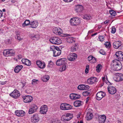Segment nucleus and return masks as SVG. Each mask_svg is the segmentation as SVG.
I'll return each mask as SVG.
<instances>
[{
	"mask_svg": "<svg viewBox=\"0 0 123 123\" xmlns=\"http://www.w3.org/2000/svg\"><path fill=\"white\" fill-rule=\"evenodd\" d=\"M36 63L38 67L41 68L43 69L45 67V64L44 62H42L40 61H37Z\"/></svg>",
	"mask_w": 123,
	"mask_h": 123,
	"instance_id": "nucleus-19",
	"label": "nucleus"
},
{
	"mask_svg": "<svg viewBox=\"0 0 123 123\" xmlns=\"http://www.w3.org/2000/svg\"><path fill=\"white\" fill-rule=\"evenodd\" d=\"M54 65L53 62L51 61H49L47 67L49 68L52 67Z\"/></svg>",
	"mask_w": 123,
	"mask_h": 123,
	"instance_id": "nucleus-40",
	"label": "nucleus"
},
{
	"mask_svg": "<svg viewBox=\"0 0 123 123\" xmlns=\"http://www.w3.org/2000/svg\"><path fill=\"white\" fill-rule=\"evenodd\" d=\"M83 18L85 19L89 20L91 18V17L90 15H86L84 16Z\"/></svg>",
	"mask_w": 123,
	"mask_h": 123,
	"instance_id": "nucleus-39",
	"label": "nucleus"
},
{
	"mask_svg": "<svg viewBox=\"0 0 123 123\" xmlns=\"http://www.w3.org/2000/svg\"><path fill=\"white\" fill-rule=\"evenodd\" d=\"M117 120L118 123H121L122 122L121 119H118Z\"/></svg>",
	"mask_w": 123,
	"mask_h": 123,
	"instance_id": "nucleus-60",
	"label": "nucleus"
},
{
	"mask_svg": "<svg viewBox=\"0 0 123 123\" xmlns=\"http://www.w3.org/2000/svg\"><path fill=\"white\" fill-rule=\"evenodd\" d=\"M112 68L114 71H118L120 70L122 68L121 63L117 59H115L113 61L112 63Z\"/></svg>",
	"mask_w": 123,
	"mask_h": 123,
	"instance_id": "nucleus-1",
	"label": "nucleus"
},
{
	"mask_svg": "<svg viewBox=\"0 0 123 123\" xmlns=\"http://www.w3.org/2000/svg\"><path fill=\"white\" fill-rule=\"evenodd\" d=\"M90 93L88 91H86L83 92L82 93L83 95L85 96H88Z\"/></svg>",
	"mask_w": 123,
	"mask_h": 123,
	"instance_id": "nucleus-44",
	"label": "nucleus"
},
{
	"mask_svg": "<svg viewBox=\"0 0 123 123\" xmlns=\"http://www.w3.org/2000/svg\"><path fill=\"white\" fill-rule=\"evenodd\" d=\"M105 83L107 84L108 85H111L112 84L110 83L109 81L107 80V81H105Z\"/></svg>",
	"mask_w": 123,
	"mask_h": 123,
	"instance_id": "nucleus-54",
	"label": "nucleus"
},
{
	"mask_svg": "<svg viewBox=\"0 0 123 123\" xmlns=\"http://www.w3.org/2000/svg\"><path fill=\"white\" fill-rule=\"evenodd\" d=\"M23 66L21 65L17 66L15 68L14 71L16 73H18L23 68Z\"/></svg>",
	"mask_w": 123,
	"mask_h": 123,
	"instance_id": "nucleus-29",
	"label": "nucleus"
},
{
	"mask_svg": "<svg viewBox=\"0 0 123 123\" xmlns=\"http://www.w3.org/2000/svg\"><path fill=\"white\" fill-rule=\"evenodd\" d=\"M49 41L51 43L55 44H59L62 43L60 39L56 37H52L49 39Z\"/></svg>",
	"mask_w": 123,
	"mask_h": 123,
	"instance_id": "nucleus-2",
	"label": "nucleus"
},
{
	"mask_svg": "<svg viewBox=\"0 0 123 123\" xmlns=\"http://www.w3.org/2000/svg\"><path fill=\"white\" fill-rule=\"evenodd\" d=\"M38 81V80H36L35 79H33L32 80V84H34L35 83L37 84V82Z\"/></svg>",
	"mask_w": 123,
	"mask_h": 123,
	"instance_id": "nucleus-49",
	"label": "nucleus"
},
{
	"mask_svg": "<svg viewBox=\"0 0 123 123\" xmlns=\"http://www.w3.org/2000/svg\"><path fill=\"white\" fill-rule=\"evenodd\" d=\"M73 115L72 114L67 113L65 115H63L61 117V120L64 121H68L73 117Z\"/></svg>",
	"mask_w": 123,
	"mask_h": 123,
	"instance_id": "nucleus-5",
	"label": "nucleus"
},
{
	"mask_svg": "<svg viewBox=\"0 0 123 123\" xmlns=\"http://www.w3.org/2000/svg\"><path fill=\"white\" fill-rule=\"evenodd\" d=\"M105 45L106 48H109L111 46V44L110 42H105Z\"/></svg>",
	"mask_w": 123,
	"mask_h": 123,
	"instance_id": "nucleus-42",
	"label": "nucleus"
},
{
	"mask_svg": "<svg viewBox=\"0 0 123 123\" xmlns=\"http://www.w3.org/2000/svg\"><path fill=\"white\" fill-rule=\"evenodd\" d=\"M63 0L66 2H70L72 1L73 0Z\"/></svg>",
	"mask_w": 123,
	"mask_h": 123,
	"instance_id": "nucleus-58",
	"label": "nucleus"
},
{
	"mask_svg": "<svg viewBox=\"0 0 123 123\" xmlns=\"http://www.w3.org/2000/svg\"><path fill=\"white\" fill-rule=\"evenodd\" d=\"M88 72V69H86L85 70V73L86 74Z\"/></svg>",
	"mask_w": 123,
	"mask_h": 123,
	"instance_id": "nucleus-63",
	"label": "nucleus"
},
{
	"mask_svg": "<svg viewBox=\"0 0 123 123\" xmlns=\"http://www.w3.org/2000/svg\"><path fill=\"white\" fill-rule=\"evenodd\" d=\"M89 98V97H88L86 98V103H87L88 102V101Z\"/></svg>",
	"mask_w": 123,
	"mask_h": 123,
	"instance_id": "nucleus-62",
	"label": "nucleus"
},
{
	"mask_svg": "<svg viewBox=\"0 0 123 123\" xmlns=\"http://www.w3.org/2000/svg\"><path fill=\"white\" fill-rule=\"evenodd\" d=\"M20 33L19 32H17L16 33V35H17V39L18 40H20L22 39L21 38L20 36V35L19 34Z\"/></svg>",
	"mask_w": 123,
	"mask_h": 123,
	"instance_id": "nucleus-45",
	"label": "nucleus"
},
{
	"mask_svg": "<svg viewBox=\"0 0 123 123\" xmlns=\"http://www.w3.org/2000/svg\"><path fill=\"white\" fill-rule=\"evenodd\" d=\"M106 94L102 91H100L98 92L96 95V99L98 100H101L103 98L105 97Z\"/></svg>",
	"mask_w": 123,
	"mask_h": 123,
	"instance_id": "nucleus-8",
	"label": "nucleus"
},
{
	"mask_svg": "<svg viewBox=\"0 0 123 123\" xmlns=\"http://www.w3.org/2000/svg\"><path fill=\"white\" fill-rule=\"evenodd\" d=\"M37 109L38 107L36 105L34 104L32 105L30 107L28 113L29 114H32L36 112Z\"/></svg>",
	"mask_w": 123,
	"mask_h": 123,
	"instance_id": "nucleus-7",
	"label": "nucleus"
},
{
	"mask_svg": "<svg viewBox=\"0 0 123 123\" xmlns=\"http://www.w3.org/2000/svg\"><path fill=\"white\" fill-rule=\"evenodd\" d=\"M116 31L115 28L114 26H112V30H111V32L112 33H114Z\"/></svg>",
	"mask_w": 123,
	"mask_h": 123,
	"instance_id": "nucleus-46",
	"label": "nucleus"
},
{
	"mask_svg": "<svg viewBox=\"0 0 123 123\" xmlns=\"http://www.w3.org/2000/svg\"><path fill=\"white\" fill-rule=\"evenodd\" d=\"M91 61H92L91 62L93 63H95L97 62L96 58L94 57H93L92 59V60Z\"/></svg>",
	"mask_w": 123,
	"mask_h": 123,
	"instance_id": "nucleus-51",
	"label": "nucleus"
},
{
	"mask_svg": "<svg viewBox=\"0 0 123 123\" xmlns=\"http://www.w3.org/2000/svg\"><path fill=\"white\" fill-rule=\"evenodd\" d=\"M85 90H86L88 89L89 88V86L86 85H85Z\"/></svg>",
	"mask_w": 123,
	"mask_h": 123,
	"instance_id": "nucleus-56",
	"label": "nucleus"
},
{
	"mask_svg": "<svg viewBox=\"0 0 123 123\" xmlns=\"http://www.w3.org/2000/svg\"><path fill=\"white\" fill-rule=\"evenodd\" d=\"M114 80L117 82L122 81L123 80V74H118L114 78Z\"/></svg>",
	"mask_w": 123,
	"mask_h": 123,
	"instance_id": "nucleus-13",
	"label": "nucleus"
},
{
	"mask_svg": "<svg viewBox=\"0 0 123 123\" xmlns=\"http://www.w3.org/2000/svg\"><path fill=\"white\" fill-rule=\"evenodd\" d=\"M74 93H72L70 94L69 97L71 99H74Z\"/></svg>",
	"mask_w": 123,
	"mask_h": 123,
	"instance_id": "nucleus-48",
	"label": "nucleus"
},
{
	"mask_svg": "<svg viewBox=\"0 0 123 123\" xmlns=\"http://www.w3.org/2000/svg\"><path fill=\"white\" fill-rule=\"evenodd\" d=\"M54 51L53 56L54 57H56L59 56L61 53V51L60 48L57 47H56V49Z\"/></svg>",
	"mask_w": 123,
	"mask_h": 123,
	"instance_id": "nucleus-15",
	"label": "nucleus"
},
{
	"mask_svg": "<svg viewBox=\"0 0 123 123\" xmlns=\"http://www.w3.org/2000/svg\"><path fill=\"white\" fill-rule=\"evenodd\" d=\"M39 120V118L37 114L33 115L31 117V121L33 123H35L38 122Z\"/></svg>",
	"mask_w": 123,
	"mask_h": 123,
	"instance_id": "nucleus-20",
	"label": "nucleus"
},
{
	"mask_svg": "<svg viewBox=\"0 0 123 123\" xmlns=\"http://www.w3.org/2000/svg\"><path fill=\"white\" fill-rule=\"evenodd\" d=\"M30 38L32 39L35 40H38L40 38V36L38 34H31L30 35Z\"/></svg>",
	"mask_w": 123,
	"mask_h": 123,
	"instance_id": "nucleus-18",
	"label": "nucleus"
},
{
	"mask_svg": "<svg viewBox=\"0 0 123 123\" xmlns=\"http://www.w3.org/2000/svg\"><path fill=\"white\" fill-rule=\"evenodd\" d=\"M7 82L6 81H5V82H2V81H0V84L1 85H4L6 84V82Z\"/></svg>",
	"mask_w": 123,
	"mask_h": 123,
	"instance_id": "nucleus-57",
	"label": "nucleus"
},
{
	"mask_svg": "<svg viewBox=\"0 0 123 123\" xmlns=\"http://www.w3.org/2000/svg\"><path fill=\"white\" fill-rule=\"evenodd\" d=\"M105 83L107 84L108 85H111L112 84L110 83L109 81L107 80V81H105Z\"/></svg>",
	"mask_w": 123,
	"mask_h": 123,
	"instance_id": "nucleus-55",
	"label": "nucleus"
},
{
	"mask_svg": "<svg viewBox=\"0 0 123 123\" xmlns=\"http://www.w3.org/2000/svg\"><path fill=\"white\" fill-rule=\"evenodd\" d=\"M100 53L103 55H105V51L103 50H101L99 51Z\"/></svg>",
	"mask_w": 123,
	"mask_h": 123,
	"instance_id": "nucleus-53",
	"label": "nucleus"
},
{
	"mask_svg": "<svg viewBox=\"0 0 123 123\" xmlns=\"http://www.w3.org/2000/svg\"><path fill=\"white\" fill-rule=\"evenodd\" d=\"M97 79L96 78L91 77L88 79L87 82L88 84H92L95 83L97 81Z\"/></svg>",
	"mask_w": 123,
	"mask_h": 123,
	"instance_id": "nucleus-22",
	"label": "nucleus"
},
{
	"mask_svg": "<svg viewBox=\"0 0 123 123\" xmlns=\"http://www.w3.org/2000/svg\"><path fill=\"white\" fill-rule=\"evenodd\" d=\"M78 49V47L77 44H75V45L71 47L70 51L72 52L75 51Z\"/></svg>",
	"mask_w": 123,
	"mask_h": 123,
	"instance_id": "nucleus-33",
	"label": "nucleus"
},
{
	"mask_svg": "<svg viewBox=\"0 0 123 123\" xmlns=\"http://www.w3.org/2000/svg\"><path fill=\"white\" fill-rule=\"evenodd\" d=\"M117 58L119 61H123V53L122 51H119L117 52L115 54Z\"/></svg>",
	"mask_w": 123,
	"mask_h": 123,
	"instance_id": "nucleus-12",
	"label": "nucleus"
},
{
	"mask_svg": "<svg viewBox=\"0 0 123 123\" xmlns=\"http://www.w3.org/2000/svg\"><path fill=\"white\" fill-rule=\"evenodd\" d=\"M93 30H91L88 31V33L90 34L91 33H92L93 32Z\"/></svg>",
	"mask_w": 123,
	"mask_h": 123,
	"instance_id": "nucleus-61",
	"label": "nucleus"
},
{
	"mask_svg": "<svg viewBox=\"0 0 123 123\" xmlns=\"http://www.w3.org/2000/svg\"><path fill=\"white\" fill-rule=\"evenodd\" d=\"M85 85H81L78 86V88L80 90H85Z\"/></svg>",
	"mask_w": 123,
	"mask_h": 123,
	"instance_id": "nucleus-37",
	"label": "nucleus"
},
{
	"mask_svg": "<svg viewBox=\"0 0 123 123\" xmlns=\"http://www.w3.org/2000/svg\"><path fill=\"white\" fill-rule=\"evenodd\" d=\"M80 19L79 18H73L70 20V23L73 25H79L80 23Z\"/></svg>",
	"mask_w": 123,
	"mask_h": 123,
	"instance_id": "nucleus-3",
	"label": "nucleus"
},
{
	"mask_svg": "<svg viewBox=\"0 0 123 123\" xmlns=\"http://www.w3.org/2000/svg\"><path fill=\"white\" fill-rule=\"evenodd\" d=\"M83 9L82 6L80 5H77L75 8V10L77 12H81L83 10Z\"/></svg>",
	"mask_w": 123,
	"mask_h": 123,
	"instance_id": "nucleus-28",
	"label": "nucleus"
},
{
	"mask_svg": "<svg viewBox=\"0 0 123 123\" xmlns=\"http://www.w3.org/2000/svg\"><path fill=\"white\" fill-rule=\"evenodd\" d=\"M49 78V77L48 75H45L42 78V80L44 82L48 81Z\"/></svg>",
	"mask_w": 123,
	"mask_h": 123,
	"instance_id": "nucleus-34",
	"label": "nucleus"
},
{
	"mask_svg": "<svg viewBox=\"0 0 123 123\" xmlns=\"http://www.w3.org/2000/svg\"><path fill=\"white\" fill-rule=\"evenodd\" d=\"M40 112L42 114H46L47 111V107L46 105L41 106L40 109Z\"/></svg>",
	"mask_w": 123,
	"mask_h": 123,
	"instance_id": "nucleus-17",
	"label": "nucleus"
},
{
	"mask_svg": "<svg viewBox=\"0 0 123 123\" xmlns=\"http://www.w3.org/2000/svg\"><path fill=\"white\" fill-rule=\"evenodd\" d=\"M66 64H65L62 65V66L60 68V71H62L65 70L66 68Z\"/></svg>",
	"mask_w": 123,
	"mask_h": 123,
	"instance_id": "nucleus-38",
	"label": "nucleus"
},
{
	"mask_svg": "<svg viewBox=\"0 0 123 123\" xmlns=\"http://www.w3.org/2000/svg\"><path fill=\"white\" fill-rule=\"evenodd\" d=\"M24 102L25 103H29L31 102L33 100V97L29 95L25 96L23 97Z\"/></svg>",
	"mask_w": 123,
	"mask_h": 123,
	"instance_id": "nucleus-9",
	"label": "nucleus"
},
{
	"mask_svg": "<svg viewBox=\"0 0 123 123\" xmlns=\"http://www.w3.org/2000/svg\"><path fill=\"white\" fill-rule=\"evenodd\" d=\"M77 57V55L75 53H70L69 55L68 56V59L69 61H72L76 59Z\"/></svg>",
	"mask_w": 123,
	"mask_h": 123,
	"instance_id": "nucleus-10",
	"label": "nucleus"
},
{
	"mask_svg": "<svg viewBox=\"0 0 123 123\" xmlns=\"http://www.w3.org/2000/svg\"><path fill=\"white\" fill-rule=\"evenodd\" d=\"M104 37L103 36H99L98 38L101 41H103L104 40Z\"/></svg>",
	"mask_w": 123,
	"mask_h": 123,
	"instance_id": "nucleus-47",
	"label": "nucleus"
},
{
	"mask_svg": "<svg viewBox=\"0 0 123 123\" xmlns=\"http://www.w3.org/2000/svg\"><path fill=\"white\" fill-rule=\"evenodd\" d=\"M66 59L65 58L60 59L56 62V64L58 66L62 65L65 64H66Z\"/></svg>",
	"mask_w": 123,
	"mask_h": 123,
	"instance_id": "nucleus-16",
	"label": "nucleus"
},
{
	"mask_svg": "<svg viewBox=\"0 0 123 123\" xmlns=\"http://www.w3.org/2000/svg\"><path fill=\"white\" fill-rule=\"evenodd\" d=\"M86 119L87 120H89L92 119L93 117V115L91 113L87 112L86 115Z\"/></svg>",
	"mask_w": 123,
	"mask_h": 123,
	"instance_id": "nucleus-31",
	"label": "nucleus"
},
{
	"mask_svg": "<svg viewBox=\"0 0 123 123\" xmlns=\"http://www.w3.org/2000/svg\"><path fill=\"white\" fill-rule=\"evenodd\" d=\"M102 67V66L100 64H99L97 65V67H96V70L97 71L98 73H99Z\"/></svg>",
	"mask_w": 123,
	"mask_h": 123,
	"instance_id": "nucleus-36",
	"label": "nucleus"
},
{
	"mask_svg": "<svg viewBox=\"0 0 123 123\" xmlns=\"http://www.w3.org/2000/svg\"><path fill=\"white\" fill-rule=\"evenodd\" d=\"M75 41V38L73 37H68L67 39V41L69 43H74Z\"/></svg>",
	"mask_w": 123,
	"mask_h": 123,
	"instance_id": "nucleus-32",
	"label": "nucleus"
},
{
	"mask_svg": "<svg viewBox=\"0 0 123 123\" xmlns=\"http://www.w3.org/2000/svg\"><path fill=\"white\" fill-rule=\"evenodd\" d=\"M14 51L12 49H6L4 50L3 53L6 56H11L14 55Z\"/></svg>",
	"mask_w": 123,
	"mask_h": 123,
	"instance_id": "nucleus-4",
	"label": "nucleus"
},
{
	"mask_svg": "<svg viewBox=\"0 0 123 123\" xmlns=\"http://www.w3.org/2000/svg\"><path fill=\"white\" fill-rule=\"evenodd\" d=\"M74 99H78L80 98L81 97L80 96L77 94L74 93Z\"/></svg>",
	"mask_w": 123,
	"mask_h": 123,
	"instance_id": "nucleus-43",
	"label": "nucleus"
},
{
	"mask_svg": "<svg viewBox=\"0 0 123 123\" xmlns=\"http://www.w3.org/2000/svg\"><path fill=\"white\" fill-rule=\"evenodd\" d=\"M93 57L92 55H90L88 57V60L89 61H90L92 60Z\"/></svg>",
	"mask_w": 123,
	"mask_h": 123,
	"instance_id": "nucleus-52",
	"label": "nucleus"
},
{
	"mask_svg": "<svg viewBox=\"0 0 123 123\" xmlns=\"http://www.w3.org/2000/svg\"><path fill=\"white\" fill-rule=\"evenodd\" d=\"M60 107L62 110H67L71 109L73 107L69 104L66 103H62Z\"/></svg>",
	"mask_w": 123,
	"mask_h": 123,
	"instance_id": "nucleus-6",
	"label": "nucleus"
},
{
	"mask_svg": "<svg viewBox=\"0 0 123 123\" xmlns=\"http://www.w3.org/2000/svg\"><path fill=\"white\" fill-rule=\"evenodd\" d=\"M21 61L23 64L27 66H30L31 65V62L27 59H22L21 60Z\"/></svg>",
	"mask_w": 123,
	"mask_h": 123,
	"instance_id": "nucleus-26",
	"label": "nucleus"
},
{
	"mask_svg": "<svg viewBox=\"0 0 123 123\" xmlns=\"http://www.w3.org/2000/svg\"><path fill=\"white\" fill-rule=\"evenodd\" d=\"M102 79L103 81L104 82L105 81V77H103L102 78Z\"/></svg>",
	"mask_w": 123,
	"mask_h": 123,
	"instance_id": "nucleus-64",
	"label": "nucleus"
},
{
	"mask_svg": "<svg viewBox=\"0 0 123 123\" xmlns=\"http://www.w3.org/2000/svg\"><path fill=\"white\" fill-rule=\"evenodd\" d=\"M3 12L1 10H0V18L2 16Z\"/></svg>",
	"mask_w": 123,
	"mask_h": 123,
	"instance_id": "nucleus-59",
	"label": "nucleus"
},
{
	"mask_svg": "<svg viewBox=\"0 0 123 123\" xmlns=\"http://www.w3.org/2000/svg\"><path fill=\"white\" fill-rule=\"evenodd\" d=\"M30 21L28 20H26L23 24L22 25L24 27H25V26H27L29 25H30Z\"/></svg>",
	"mask_w": 123,
	"mask_h": 123,
	"instance_id": "nucleus-35",
	"label": "nucleus"
},
{
	"mask_svg": "<svg viewBox=\"0 0 123 123\" xmlns=\"http://www.w3.org/2000/svg\"><path fill=\"white\" fill-rule=\"evenodd\" d=\"M107 89L109 93L111 94H115L116 92V88L112 86H108Z\"/></svg>",
	"mask_w": 123,
	"mask_h": 123,
	"instance_id": "nucleus-14",
	"label": "nucleus"
},
{
	"mask_svg": "<svg viewBox=\"0 0 123 123\" xmlns=\"http://www.w3.org/2000/svg\"><path fill=\"white\" fill-rule=\"evenodd\" d=\"M98 118L99 123H104L106 119V117L105 115H103L99 116Z\"/></svg>",
	"mask_w": 123,
	"mask_h": 123,
	"instance_id": "nucleus-24",
	"label": "nucleus"
},
{
	"mask_svg": "<svg viewBox=\"0 0 123 123\" xmlns=\"http://www.w3.org/2000/svg\"><path fill=\"white\" fill-rule=\"evenodd\" d=\"M16 115L18 116L22 117L25 115V112L22 110H16L15 112Z\"/></svg>",
	"mask_w": 123,
	"mask_h": 123,
	"instance_id": "nucleus-23",
	"label": "nucleus"
},
{
	"mask_svg": "<svg viewBox=\"0 0 123 123\" xmlns=\"http://www.w3.org/2000/svg\"><path fill=\"white\" fill-rule=\"evenodd\" d=\"M56 47H55L54 46H52L51 47H50L51 50L52 51H53V52H54V51L55 50V49H56Z\"/></svg>",
	"mask_w": 123,
	"mask_h": 123,
	"instance_id": "nucleus-50",
	"label": "nucleus"
},
{
	"mask_svg": "<svg viewBox=\"0 0 123 123\" xmlns=\"http://www.w3.org/2000/svg\"><path fill=\"white\" fill-rule=\"evenodd\" d=\"M10 95L13 98H17L19 96L20 94L18 90H15L12 93L10 94Z\"/></svg>",
	"mask_w": 123,
	"mask_h": 123,
	"instance_id": "nucleus-11",
	"label": "nucleus"
},
{
	"mask_svg": "<svg viewBox=\"0 0 123 123\" xmlns=\"http://www.w3.org/2000/svg\"><path fill=\"white\" fill-rule=\"evenodd\" d=\"M109 13L112 16H114L116 14L115 12L113 10H110L109 11Z\"/></svg>",
	"mask_w": 123,
	"mask_h": 123,
	"instance_id": "nucleus-41",
	"label": "nucleus"
},
{
	"mask_svg": "<svg viewBox=\"0 0 123 123\" xmlns=\"http://www.w3.org/2000/svg\"><path fill=\"white\" fill-rule=\"evenodd\" d=\"M38 21H36L31 22L30 24V27L32 28H37L38 26Z\"/></svg>",
	"mask_w": 123,
	"mask_h": 123,
	"instance_id": "nucleus-25",
	"label": "nucleus"
},
{
	"mask_svg": "<svg viewBox=\"0 0 123 123\" xmlns=\"http://www.w3.org/2000/svg\"><path fill=\"white\" fill-rule=\"evenodd\" d=\"M82 102L80 100H76L74 103V105L75 107L80 106L82 105Z\"/></svg>",
	"mask_w": 123,
	"mask_h": 123,
	"instance_id": "nucleus-30",
	"label": "nucleus"
},
{
	"mask_svg": "<svg viewBox=\"0 0 123 123\" xmlns=\"http://www.w3.org/2000/svg\"><path fill=\"white\" fill-rule=\"evenodd\" d=\"M53 32L56 35H60L62 33V30L60 28L55 27L53 29Z\"/></svg>",
	"mask_w": 123,
	"mask_h": 123,
	"instance_id": "nucleus-21",
	"label": "nucleus"
},
{
	"mask_svg": "<svg viewBox=\"0 0 123 123\" xmlns=\"http://www.w3.org/2000/svg\"><path fill=\"white\" fill-rule=\"evenodd\" d=\"M113 47L115 49H117L121 45L120 41H115L113 43Z\"/></svg>",
	"mask_w": 123,
	"mask_h": 123,
	"instance_id": "nucleus-27",
	"label": "nucleus"
}]
</instances>
